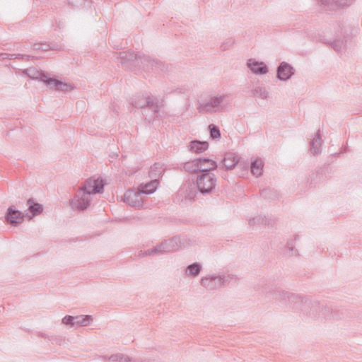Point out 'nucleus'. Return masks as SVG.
Masks as SVG:
<instances>
[{
	"label": "nucleus",
	"mask_w": 362,
	"mask_h": 362,
	"mask_svg": "<svg viewBox=\"0 0 362 362\" xmlns=\"http://www.w3.org/2000/svg\"><path fill=\"white\" fill-rule=\"evenodd\" d=\"M23 74L28 75V77L33 79H37L40 81L43 82L45 84V80L44 78V76L47 78H49L48 75L43 72L38 71L35 67H30L23 71Z\"/></svg>",
	"instance_id": "dca6fc26"
},
{
	"label": "nucleus",
	"mask_w": 362,
	"mask_h": 362,
	"mask_svg": "<svg viewBox=\"0 0 362 362\" xmlns=\"http://www.w3.org/2000/svg\"><path fill=\"white\" fill-rule=\"evenodd\" d=\"M202 269V265L200 263L194 262L187 267L185 274L189 277H196L199 275Z\"/></svg>",
	"instance_id": "4be33fe9"
},
{
	"label": "nucleus",
	"mask_w": 362,
	"mask_h": 362,
	"mask_svg": "<svg viewBox=\"0 0 362 362\" xmlns=\"http://www.w3.org/2000/svg\"><path fill=\"white\" fill-rule=\"evenodd\" d=\"M161 165L159 163H154L153 166L151 167V169L148 172L149 177L151 178L156 179L157 177H159L161 175Z\"/></svg>",
	"instance_id": "c756f323"
},
{
	"label": "nucleus",
	"mask_w": 362,
	"mask_h": 362,
	"mask_svg": "<svg viewBox=\"0 0 362 362\" xmlns=\"http://www.w3.org/2000/svg\"><path fill=\"white\" fill-rule=\"evenodd\" d=\"M40 336L44 339H47V337H49V335H47L45 333H40Z\"/></svg>",
	"instance_id": "79ce46f5"
},
{
	"label": "nucleus",
	"mask_w": 362,
	"mask_h": 362,
	"mask_svg": "<svg viewBox=\"0 0 362 362\" xmlns=\"http://www.w3.org/2000/svg\"><path fill=\"white\" fill-rule=\"evenodd\" d=\"M247 66L253 74L257 75H264L269 71L268 66L264 62L257 61L252 58L247 60Z\"/></svg>",
	"instance_id": "4468645a"
},
{
	"label": "nucleus",
	"mask_w": 362,
	"mask_h": 362,
	"mask_svg": "<svg viewBox=\"0 0 362 362\" xmlns=\"http://www.w3.org/2000/svg\"><path fill=\"white\" fill-rule=\"evenodd\" d=\"M253 97H258L262 99H266L268 96V92L263 86H257L252 90Z\"/></svg>",
	"instance_id": "bb28decb"
},
{
	"label": "nucleus",
	"mask_w": 362,
	"mask_h": 362,
	"mask_svg": "<svg viewBox=\"0 0 362 362\" xmlns=\"http://www.w3.org/2000/svg\"><path fill=\"white\" fill-rule=\"evenodd\" d=\"M25 214L17 209L13 206H11L7 209L4 216L5 221L11 226H18L25 220Z\"/></svg>",
	"instance_id": "0eeeda50"
},
{
	"label": "nucleus",
	"mask_w": 362,
	"mask_h": 362,
	"mask_svg": "<svg viewBox=\"0 0 362 362\" xmlns=\"http://www.w3.org/2000/svg\"><path fill=\"white\" fill-rule=\"evenodd\" d=\"M62 323L68 326H75L76 317L71 315H66L62 320Z\"/></svg>",
	"instance_id": "f704fd0d"
},
{
	"label": "nucleus",
	"mask_w": 362,
	"mask_h": 362,
	"mask_svg": "<svg viewBox=\"0 0 362 362\" xmlns=\"http://www.w3.org/2000/svg\"><path fill=\"white\" fill-rule=\"evenodd\" d=\"M210 137L213 139H218L221 137V132L219 128L215 124H209Z\"/></svg>",
	"instance_id": "473e14b6"
},
{
	"label": "nucleus",
	"mask_w": 362,
	"mask_h": 362,
	"mask_svg": "<svg viewBox=\"0 0 362 362\" xmlns=\"http://www.w3.org/2000/svg\"><path fill=\"white\" fill-rule=\"evenodd\" d=\"M212 161H214L212 159L208 158H199L197 159H194L192 161H189L185 163L184 168L186 171L193 173L199 172L202 173V170L204 169V165L205 163H210L212 165Z\"/></svg>",
	"instance_id": "9d476101"
},
{
	"label": "nucleus",
	"mask_w": 362,
	"mask_h": 362,
	"mask_svg": "<svg viewBox=\"0 0 362 362\" xmlns=\"http://www.w3.org/2000/svg\"><path fill=\"white\" fill-rule=\"evenodd\" d=\"M93 180L91 179H88L86 180L83 186L79 189V192L89 196L93 194V192L91 191L93 189Z\"/></svg>",
	"instance_id": "c85d7f7f"
},
{
	"label": "nucleus",
	"mask_w": 362,
	"mask_h": 362,
	"mask_svg": "<svg viewBox=\"0 0 362 362\" xmlns=\"http://www.w3.org/2000/svg\"><path fill=\"white\" fill-rule=\"evenodd\" d=\"M148 100L149 103L143 110L142 115L145 120L150 123L156 118L158 117L160 109L163 106V104L159 103L157 98L151 97Z\"/></svg>",
	"instance_id": "39448f33"
},
{
	"label": "nucleus",
	"mask_w": 362,
	"mask_h": 362,
	"mask_svg": "<svg viewBox=\"0 0 362 362\" xmlns=\"http://www.w3.org/2000/svg\"><path fill=\"white\" fill-rule=\"evenodd\" d=\"M141 193L137 189L136 192L127 190L123 197V201L134 208H140L142 206Z\"/></svg>",
	"instance_id": "ddd939ff"
},
{
	"label": "nucleus",
	"mask_w": 362,
	"mask_h": 362,
	"mask_svg": "<svg viewBox=\"0 0 362 362\" xmlns=\"http://www.w3.org/2000/svg\"><path fill=\"white\" fill-rule=\"evenodd\" d=\"M225 95L214 96L209 100L200 103L197 110L200 113L216 112L221 110V104L223 102Z\"/></svg>",
	"instance_id": "20e7f679"
},
{
	"label": "nucleus",
	"mask_w": 362,
	"mask_h": 362,
	"mask_svg": "<svg viewBox=\"0 0 362 362\" xmlns=\"http://www.w3.org/2000/svg\"><path fill=\"white\" fill-rule=\"evenodd\" d=\"M283 295H284L283 298L284 299L288 298V300H291V298H293L295 297L293 294L289 293L288 292L283 293Z\"/></svg>",
	"instance_id": "58836bf2"
},
{
	"label": "nucleus",
	"mask_w": 362,
	"mask_h": 362,
	"mask_svg": "<svg viewBox=\"0 0 362 362\" xmlns=\"http://www.w3.org/2000/svg\"><path fill=\"white\" fill-rule=\"evenodd\" d=\"M47 339L52 341V344H57L59 346L62 344L63 339L57 336L51 335L50 337H47Z\"/></svg>",
	"instance_id": "e433bc0d"
},
{
	"label": "nucleus",
	"mask_w": 362,
	"mask_h": 362,
	"mask_svg": "<svg viewBox=\"0 0 362 362\" xmlns=\"http://www.w3.org/2000/svg\"><path fill=\"white\" fill-rule=\"evenodd\" d=\"M93 180V189H91L93 192V194H100L103 193L104 191L105 183L103 179L98 178Z\"/></svg>",
	"instance_id": "a878e982"
},
{
	"label": "nucleus",
	"mask_w": 362,
	"mask_h": 362,
	"mask_svg": "<svg viewBox=\"0 0 362 362\" xmlns=\"http://www.w3.org/2000/svg\"><path fill=\"white\" fill-rule=\"evenodd\" d=\"M260 195L264 199H275L278 198V194L276 191L271 189H264L260 191Z\"/></svg>",
	"instance_id": "7c9ffc66"
},
{
	"label": "nucleus",
	"mask_w": 362,
	"mask_h": 362,
	"mask_svg": "<svg viewBox=\"0 0 362 362\" xmlns=\"http://www.w3.org/2000/svg\"><path fill=\"white\" fill-rule=\"evenodd\" d=\"M299 238V235H296L294 236V240H290L287 242L286 243V248L289 250V251H291V252H294V255L296 256H298L299 255L298 254V252L297 250L295 249V246H294V241L298 240Z\"/></svg>",
	"instance_id": "72a5a7b5"
},
{
	"label": "nucleus",
	"mask_w": 362,
	"mask_h": 362,
	"mask_svg": "<svg viewBox=\"0 0 362 362\" xmlns=\"http://www.w3.org/2000/svg\"><path fill=\"white\" fill-rule=\"evenodd\" d=\"M217 168L218 163L216 161H212L211 167L204 168L198 175L197 178V185L199 191L202 194H210L215 189L217 178L211 171L216 170Z\"/></svg>",
	"instance_id": "f03ea898"
},
{
	"label": "nucleus",
	"mask_w": 362,
	"mask_h": 362,
	"mask_svg": "<svg viewBox=\"0 0 362 362\" xmlns=\"http://www.w3.org/2000/svg\"><path fill=\"white\" fill-rule=\"evenodd\" d=\"M211 167V165L210 163H204V168H210Z\"/></svg>",
	"instance_id": "37998d69"
},
{
	"label": "nucleus",
	"mask_w": 362,
	"mask_h": 362,
	"mask_svg": "<svg viewBox=\"0 0 362 362\" xmlns=\"http://www.w3.org/2000/svg\"><path fill=\"white\" fill-rule=\"evenodd\" d=\"M45 84L47 87L57 91L69 92L73 89L71 84L63 82L59 80L57 77H49L47 78L44 76Z\"/></svg>",
	"instance_id": "1a4fd4ad"
},
{
	"label": "nucleus",
	"mask_w": 362,
	"mask_h": 362,
	"mask_svg": "<svg viewBox=\"0 0 362 362\" xmlns=\"http://www.w3.org/2000/svg\"><path fill=\"white\" fill-rule=\"evenodd\" d=\"M158 185L157 179H153L146 184H141L138 187V190L142 194H150L153 193Z\"/></svg>",
	"instance_id": "f3484780"
},
{
	"label": "nucleus",
	"mask_w": 362,
	"mask_h": 362,
	"mask_svg": "<svg viewBox=\"0 0 362 362\" xmlns=\"http://www.w3.org/2000/svg\"><path fill=\"white\" fill-rule=\"evenodd\" d=\"M76 0H68L69 4H73ZM79 1H83V0H79Z\"/></svg>",
	"instance_id": "c03bdc74"
},
{
	"label": "nucleus",
	"mask_w": 362,
	"mask_h": 362,
	"mask_svg": "<svg viewBox=\"0 0 362 362\" xmlns=\"http://www.w3.org/2000/svg\"><path fill=\"white\" fill-rule=\"evenodd\" d=\"M28 206V211L32 216L28 215V219H32L33 216H37L43 211V206L38 202H35L33 199H29L27 201Z\"/></svg>",
	"instance_id": "a211bd4d"
},
{
	"label": "nucleus",
	"mask_w": 362,
	"mask_h": 362,
	"mask_svg": "<svg viewBox=\"0 0 362 362\" xmlns=\"http://www.w3.org/2000/svg\"><path fill=\"white\" fill-rule=\"evenodd\" d=\"M92 320L93 318L91 315H78L76 316L75 325L78 327L88 326Z\"/></svg>",
	"instance_id": "393cba45"
},
{
	"label": "nucleus",
	"mask_w": 362,
	"mask_h": 362,
	"mask_svg": "<svg viewBox=\"0 0 362 362\" xmlns=\"http://www.w3.org/2000/svg\"><path fill=\"white\" fill-rule=\"evenodd\" d=\"M229 276H209L201 279V285L208 290H214L225 285Z\"/></svg>",
	"instance_id": "423d86ee"
},
{
	"label": "nucleus",
	"mask_w": 362,
	"mask_h": 362,
	"mask_svg": "<svg viewBox=\"0 0 362 362\" xmlns=\"http://www.w3.org/2000/svg\"><path fill=\"white\" fill-rule=\"evenodd\" d=\"M42 47H43V44L35 43L33 45V49L35 50H40Z\"/></svg>",
	"instance_id": "a19ab883"
},
{
	"label": "nucleus",
	"mask_w": 362,
	"mask_h": 362,
	"mask_svg": "<svg viewBox=\"0 0 362 362\" xmlns=\"http://www.w3.org/2000/svg\"><path fill=\"white\" fill-rule=\"evenodd\" d=\"M117 59L125 69H134L136 68L148 67L156 71L162 72L170 71L172 66L170 64L165 65L161 61L152 59L149 56L136 54L134 52H120Z\"/></svg>",
	"instance_id": "f257e3e1"
},
{
	"label": "nucleus",
	"mask_w": 362,
	"mask_h": 362,
	"mask_svg": "<svg viewBox=\"0 0 362 362\" xmlns=\"http://www.w3.org/2000/svg\"><path fill=\"white\" fill-rule=\"evenodd\" d=\"M150 98L151 97L148 95H136L131 98L130 103L135 108H141L144 110L146 105L148 104V98Z\"/></svg>",
	"instance_id": "aec40b11"
},
{
	"label": "nucleus",
	"mask_w": 362,
	"mask_h": 362,
	"mask_svg": "<svg viewBox=\"0 0 362 362\" xmlns=\"http://www.w3.org/2000/svg\"><path fill=\"white\" fill-rule=\"evenodd\" d=\"M1 59H11L13 58H15V59L16 58H21L22 59L30 60V59L35 58V57L28 55V54H8V53H2V52L1 54Z\"/></svg>",
	"instance_id": "cd10ccee"
},
{
	"label": "nucleus",
	"mask_w": 362,
	"mask_h": 362,
	"mask_svg": "<svg viewBox=\"0 0 362 362\" xmlns=\"http://www.w3.org/2000/svg\"><path fill=\"white\" fill-rule=\"evenodd\" d=\"M267 218L265 216H257L249 220V224L251 226H255L259 224H267Z\"/></svg>",
	"instance_id": "2f4dec72"
},
{
	"label": "nucleus",
	"mask_w": 362,
	"mask_h": 362,
	"mask_svg": "<svg viewBox=\"0 0 362 362\" xmlns=\"http://www.w3.org/2000/svg\"><path fill=\"white\" fill-rule=\"evenodd\" d=\"M354 0H318L320 5L327 11H334L349 6Z\"/></svg>",
	"instance_id": "9b49d317"
},
{
	"label": "nucleus",
	"mask_w": 362,
	"mask_h": 362,
	"mask_svg": "<svg viewBox=\"0 0 362 362\" xmlns=\"http://www.w3.org/2000/svg\"><path fill=\"white\" fill-rule=\"evenodd\" d=\"M69 204L72 209L83 211L90 206V199L89 196L81 192H78L75 194L74 198L69 200Z\"/></svg>",
	"instance_id": "6e6552de"
},
{
	"label": "nucleus",
	"mask_w": 362,
	"mask_h": 362,
	"mask_svg": "<svg viewBox=\"0 0 362 362\" xmlns=\"http://www.w3.org/2000/svg\"><path fill=\"white\" fill-rule=\"evenodd\" d=\"M109 360L112 362H138L136 359L122 354H112L109 357Z\"/></svg>",
	"instance_id": "b1692460"
},
{
	"label": "nucleus",
	"mask_w": 362,
	"mask_h": 362,
	"mask_svg": "<svg viewBox=\"0 0 362 362\" xmlns=\"http://www.w3.org/2000/svg\"><path fill=\"white\" fill-rule=\"evenodd\" d=\"M49 49H55V48L53 47H51L49 45L43 44V47H41L40 50L47 51V50H49Z\"/></svg>",
	"instance_id": "ea45409f"
},
{
	"label": "nucleus",
	"mask_w": 362,
	"mask_h": 362,
	"mask_svg": "<svg viewBox=\"0 0 362 362\" xmlns=\"http://www.w3.org/2000/svg\"><path fill=\"white\" fill-rule=\"evenodd\" d=\"M57 26L59 28H62L63 27V23L61 21H59L57 24Z\"/></svg>",
	"instance_id": "a18cd8bd"
},
{
	"label": "nucleus",
	"mask_w": 362,
	"mask_h": 362,
	"mask_svg": "<svg viewBox=\"0 0 362 362\" xmlns=\"http://www.w3.org/2000/svg\"><path fill=\"white\" fill-rule=\"evenodd\" d=\"M263 162L261 159L257 158L251 163V173L253 175L259 177L262 174Z\"/></svg>",
	"instance_id": "5701e85b"
},
{
	"label": "nucleus",
	"mask_w": 362,
	"mask_h": 362,
	"mask_svg": "<svg viewBox=\"0 0 362 362\" xmlns=\"http://www.w3.org/2000/svg\"><path fill=\"white\" fill-rule=\"evenodd\" d=\"M180 238L175 236L171 239L165 240L157 246L146 250L145 252V255H151L154 254H161L163 252L175 251L180 247Z\"/></svg>",
	"instance_id": "7ed1b4c3"
},
{
	"label": "nucleus",
	"mask_w": 362,
	"mask_h": 362,
	"mask_svg": "<svg viewBox=\"0 0 362 362\" xmlns=\"http://www.w3.org/2000/svg\"><path fill=\"white\" fill-rule=\"evenodd\" d=\"M239 161L238 156L232 152L226 153L221 161V168L225 170L233 169Z\"/></svg>",
	"instance_id": "2eb2a0df"
},
{
	"label": "nucleus",
	"mask_w": 362,
	"mask_h": 362,
	"mask_svg": "<svg viewBox=\"0 0 362 362\" xmlns=\"http://www.w3.org/2000/svg\"><path fill=\"white\" fill-rule=\"evenodd\" d=\"M332 48L337 52L341 51L344 46V42L340 40H335L331 44Z\"/></svg>",
	"instance_id": "c9c22d12"
},
{
	"label": "nucleus",
	"mask_w": 362,
	"mask_h": 362,
	"mask_svg": "<svg viewBox=\"0 0 362 362\" xmlns=\"http://www.w3.org/2000/svg\"><path fill=\"white\" fill-rule=\"evenodd\" d=\"M293 67L286 62L279 64L276 69V77L283 81H288L294 74Z\"/></svg>",
	"instance_id": "f8f14e48"
},
{
	"label": "nucleus",
	"mask_w": 362,
	"mask_h": 362,
	"mask_svg": "<svg viewBox=\"0 0 362 362\" xmlns=\"http://www.w3.org/2000/svg\"><path fill=\"white\" fill-rule=\"evenodd\" d=\"M310 151L313 155H316L321 151L322 139L320 130L318 129L315 137L310 142Z\"/></svg>",
	"instance_id": "6ab92c4d"
},
{
	"label": "nucleus",
	"mask_w": 362,
	"mask_h": 362,
	"mask_svg": "<svg viewBox=\"0 0 362 362\" xmlns=\"http://www.w3.org/2000/svg\"><path fill=\"white\" fill-rule=\"evenodd\" d=\"M209 148L207 141H201L199 140H193L190 142L189 149L191 151L200 153L205 151Z\"/></svg>",
	"instance_id": "412c9836"
},
{
	"label": "nucleus",
	"mask_w": 362,
	"mask_h": 362,
	"mask_svg": "<svg viewBox=\"0 0 362 362\" xmlns=\"http://www.w3.org/2000/svg\"><path fill=\"white\" fill-rule=\"evenodd\" d=\"M234 44V40L232 38L227 39L224 42L222 43L221 47L223 50H226L231 47Z\"/></svg>",
	"instance_id": "4c0bfd02"
}]
</instances>
